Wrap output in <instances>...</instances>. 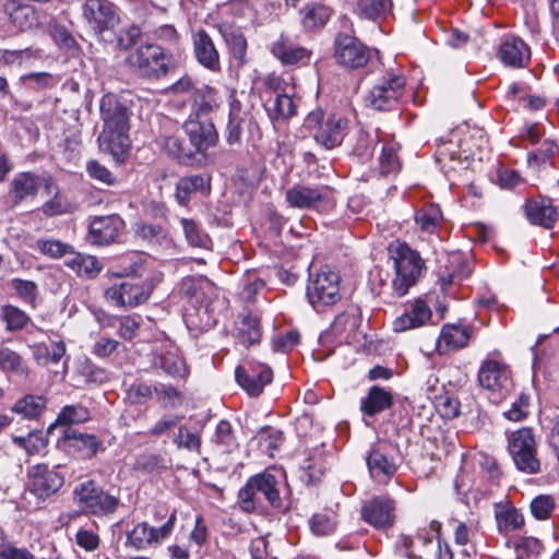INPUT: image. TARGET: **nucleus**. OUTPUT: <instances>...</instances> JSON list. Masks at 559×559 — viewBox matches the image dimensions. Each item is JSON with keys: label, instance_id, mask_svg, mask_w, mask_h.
<instances>
[{"label": "nucleus", "instance_id": "f257e3e1", "mask_svg": "<svg viewBox=\"0 0 559 559\" xmlns=\"http://www.w3.org/2000/svg\"><path fill=\"white\" fill-rule=\"evenodd\" d=\"M143 269L144 261L142 258H136L128 266H124L123 275L129 278L114 283L106 288L104 293L106 301L118 308H133L144 304L160 277L154 275L140 281L136 277L143 274Z\"/></svg>", "mask_w": 559, "mask_h": 559}, {"label": "nucleus", "instance_id": "f03ea898", "mask_svg": "<svg viewBox=\"0 0 559 559\" xmlns=\"http://www.w3.org/2000/svg\"><path fill=\"white\" fill-rule=\"evenodd\" d=\"M388 252L394 267V277L391 285L392 295L403 297L423 276L426 269L425 261L418 251L400 240L392 241L388 247Z\"/></svg>", "mask_w": 559, "mask_h": 559}, {"label": "nucleus", "instance_id": "7ed1b4c3", "mask_svg": "<svg viewBox=\"0 0 559 559\" xmlns=\"http://www.w3.org/2000/svg\"><path fill=\"white\" fill-rule=\"evenodd\" d=\"M280 481L269 471L251 476L238 491V501L242 511L251 513L266 501L275 509H282L283 501L280 495Z\"/></svg>", "mask_w": 559, "mask_h": 559}, {"label": "nucleus", "instance_id": "20e7f679", "mask_svg": "<svg viewBox=\"0 0 559 559\" xmlns=\"http://www.w3.org/2000/svg\"><path fill=\"white\" fill-rule=\"evenodd\" d=\"M126 62L136 74L147 80H159L175 68L173 56L154 44L139 46L127 56Z\"/></svg>", "mask_w": 559, "mask_h": 559}, {"label": "nucleus", "instance_id": "39448f33", "mask_svg": "<svg viewBox=\"0 0 559 559\" xmlns=\"http://www.w3.org/2000/svg\"><path fill=\"white\" fill-rule=\"evenodd\" d=\"M73 497L82 513L96 518H110L121 506L119 496L105 490L93 479L78 484Z\"/></svg>", "mask_w": 559, "mask_h": 559}, {"label": "nucleus", "instance_id": "423d86ee", "mask_svg": "<svg viewBox=\"0 0 559 559\" xmlns=\"http://www.w3.org/2000/svg\"><path fill=\"white\" fill-rule=\"evenodd\" d=\"M507 450L518 471L528 475L540 472L537 440L532 428L522 427L508 433Z\"/></svg>", "mask_w": 559, "mask_h": 559}, {"label": "nucleus", "instance_id": "0eeeda50", "mask_svg": "<svg viewBox=\"0 0 559 559\" xmlns=\"http://www.w3.org/2000/svg\"><path fill=\"white\" fill-rule=\"evenodd\" d=\"M314 141L326 150H332L343 142L346 120L337 115L324 118L321 110L310 112L305 121Z\"/></svg>", "mask_w": 559, "mask_h": 559}, {"label": "nucleus", "instance_id": "6e6552de", "mask_svg": "<svg viewBox=\"0 0 559 559\" xmlns=\"http://www.w3.org/2000/svg\"><path fill=\"white\" fill-rule=\"evenodd\" d=\"M340 280V275L331 270H321L314 277H310L306 296L317 312L323 311L341 299Z\"/></svg>", "mask_w": 559, "mask_h": 559}, {"label": "nucleus", "instance_id": "1a4fd4ad", "mask_svg": "<svg viewBox=\"0 0 559 559\" xmlns=\"http://www.w3.org/2000/svg\"><path fill=\"white\" fill-rule=\"evenodd\" d=\"M176 521L177 515L176 512L173 511L167 521L159 527L152 526L145 521L140 522L127 533L124 546L139 551L159 545L164 539L170 536Z\"/></svg>", "mask_w": 559, "mask_h": 559}, {"label": "nucleus", "instance_id": "9d476101", "mask_svg": "<svg viewBox=\"0 0 559 559\" xmlns=\"http://www.w3.org/2000/svg\"><path fill=\"white\" fill-rule=\"evenodd\" d=\"M361 323L360 310L356 306H348L333 320L324 338L332 336L338 344H359L365 334L359 330Z\"/></svg>", "mask_w": 559, "mask_h": 559}, {"label": "nucleus", "instance_id": "9b49d317", "mask_svg": "<svg viewBox=\"0 0 559 559\" xmlns=\"http://www.w3.org/2000/svg\"><path fill=\"white\" fill-rule=\"evenodd\" d=\"M289 207L298 210H321L329 204V188L314 185L296 183L285 192Z\"/></svg>", "mask_w": 559, "mask_h": 559}, {"label": "nucleus", "instance_id": "f8f14e48", "mask_svg": "<svg viewBox=\"0 0 559 559\" xmlns=\"http://www.w3.org/2000/svg\"><path fill=\"white\" fill-rule=\"evenodd\" d=\"M82 14L90 28L97 35L114 28L119 22L116 7L109 0H85Z\"/></svg>", "mask_w": 559, "mask_h": 559}, {"label": "nucleus", "instance_id": "ddd939ff", "mask_svg": "<svg viewBox=\"0 0 559 559\" xmlns=\"http://www.w3.org/2000/svg\"><path fill=\"white\" fill-rule=\"evenodd\" d=\"M124 226L117 214L95 216L90 222L87 239L94 246H108L116 241Z\"/></svg>", "mask_w": 559, "mask_h": 559}, {"label": "nucleus", "instance_id": "4468645a", "mask_svg": "<svg viewBox=\"0 0 559 559\" xmlns=\"http://www.w3.org/2000/svg\"><path fill=\"white\" fill-rule=\"evenodd\" d=\"M31 491L40 498L56 493L63 485L64 477L47 464H36L27 472Z\"/></svg>", "mask_w": 559, "mask_h": 559}, {"label": "nucleus", "instance_id": "2eb2a0df", "mask_svg": "<svg viewBox=\"0 0 559 559\" xmlns=\"http://www.w3.org/2000/svg\"><path fill=\"white\" fill-rule=\"evenodd\" d=\"M183 130L189 136L190 146L199 153L205 152L214 145L218 139L213 122L209 119H202L199 114L189 117L183 123Z\"/></svg>", "mask_w": 559, "mask_h": 559}, {"label": "nucleus", "instance_id": "dca6fc26", "mask_svg": "<svg viewBox=\"0 0 559 559\" xmlns=\"http://www.w3.org/2000/svg\"><path fill=\"white\" fill-rule=\"evenodd\" d=\"M334 56L338 64L348 69L364 67L369 60L367 48L357 38L348 35L337 36Z\"/></svg>", "mask_w": 559, "mask_h": 559}, {"label": "nucleus", "instance_id": "f3484780", "mask_svg": "<svg viewBox=\"0 0 559 559\" xmlns=\"http://www.w3.org/2000/svg\"><path fill=\"white\" fill-rule=\"evenodd\" d=\"M103 130H129L128 107L111 93L105 94L99 104Z\"/></svg>", "mask_w": 559, "mask_h": 559}, {"label": "nucleus", "instance_id": "a211bd4d", "mask_svg": "<svg viewBox=\"0 0 559 559\" xmlns=\"http://www.w3.org/2000/svg\"><path fill=\"white\" fill-rule=\"evenodd\" d=\"M47 176L49 175H37L31 171L17 173L13 177L9 190V194L13 203L16 205L29 199L33 200L39 188H46Z\"/></svg>", "mask_w": 559, "mask_h": 559}, {"label": "nucleus", "instance_id": "6ab92c4d", "mask_svg": "<svg viewBox=\"0 0 559 559\" xmlns=\"http://www.w3.org/2000/svg\"><path fill=\"white\" fill-rule=\"evenodd\" d=\"M152 354V364L155 368L162 369L175 380L185 379L188 372L186 364L173 349L170 344H155Z\"/></svg>", "mask_w": 559, "mask_h": 559}, {"label": "nucleus", "instance_id": "aec40b11", "mask_svg": "<svg viewBox=\"0 0 559 559\" xmlns=\"http://www.w3.org/2000/svg\"><path fill=\"white\" fill-rule=\"evenodd\" d=\"M525 215L531 224L550 229L558 221V211L551 199L537 195L528 199L524 205Z\"/></svg>", "mask_w": 559, "mask_h": 559}, {"label": "nucleus", "instance_id": "412c9836", "mask_svg": "<svg viewBox=\"0 0 559 559\" xmlns=\"http://www.w3.org/2000/svg\"><path fill=\"white\" fill-rule=\"evenodd\" d=\"M193 52L197 61L212 72L221 71L219 53L211 36L203 29L193 34Z\"/></svg>", "mask_w": 559, "mask_h": 559}, {"label": "nucleus", "instance_id": "4be33fe9", "mask_svg": "<svg viewBox=\"0 0 559 559\" xmlns=\"http://www.w3.org/2000/svg\"><path fill=\"white\" fill-rule=\"evenodd\" d=\"M499 59L511 68H525L531 59L530 47L519 37H506L498 50Z\"/></svg>", "mask_w": 559, "mask_h": 559}, {"label": "nucleus", "instance_id": "5701e85b", "mask_svg": "<svg viewBox=\"0 0 559 559\" xmlns=\"http://www.w3.org/2000/svg\"><path fill=\"white\" fill-rule=\"evenodd\" d=\"M98 144L100 151L109 154L116 163H121L130 147L129 130H102Z\"/></svg>", "mask_w": 559, "mask_h": 559}, {"label": "nucleus", "instance_id": "b1692460", "mask_svg": "<svg viewBox=\"0 0 559 559\" xmlns=\"http://www.w3.org/2000/svg\"><path fill=\"white\" fill-rule=\"evenodd\" d=\"M270 84L274 87V97H270L265 104L267 116L273 123L287 120L295 116L296 106L287 93H280V80L270 79Z\"/></svg>", "mask_w": 559, "mask_h": 559}, {"label": "nucleus", "instance_id": "393cba45", "mask_svg": "<svg viewBox=\"0 0 559 559\" xmlns=\"http://www.w3.org/2000/svg\"><path fill=\"white\" fill-rule=\"evenodd\" d=\"M210 177L203 174L181 177L176 183L175 199L181 206H188L191 198L197 194H209Z\"/></svg>", "mask_w": 559, "mask_h": 559}, {"label": "nucleus", "instance_id": "a878e982", "mask_svg": "<svg viewBox=\"0 0 559 559\" xmlns=\"http://www.w3.org/2000/svg\"><path fill=\"white\" fill-rule=\"evenodd\" d=\"M45 193L49 199L41 205V212L49 217L72 212L73 205L51 176L46 177Z\"/></svg>", "mask_w": 559, "mask_h": 559}, {"label": "nucleus", "instance_id": "bb28decb", "mask_svg": "<svg viewBox=\"0 0 559 559\" xmlns=\"http://www.w3.org/2000/svg\"><path fill=\"white\" fill-rule=\"evenodd\" d=\"M479 384H504L512 381L509 366L495 359L485 360L478 371Z\"/></svg>", "mask_w": 559, "mask_h": 559}, {"label": "nucleus", "instance_id": "cd10ccee", "mask_svg": "<svg viewBox=\"0 0 559 559\" xmlns=\"http://www.w3.org/2000/svg\"><path fill=\"white\" fill-rule=\"evenodd\" d=\"M157 145L163 148L170 157L180 163L189 162L193 156V150L183 139L176 134H160L156 138Z\"/></svg>", "mask_w": 559, "mask_h": 559}, {"label": "nucleus", "instance_id": "c85d7f7f", "mask_svg": "<svg viewBox=\"0 0 559 559\" xmlns=\"http://www.w3.org/2000/svg\"><path fill=\"white\" fill-rule=\"evenodd\" d=\"M64 264L73 270L79 276L93 278L102 271V263L94 255L82 254L73 250L66 258Z\"/></svg>", "mask_w": 559, "mask_h": 559}, {"label": "nucleus", "instance_id": "c756f323", "mask_svg": "<svg viewBox=\"0 0 559 559\" xmlns=\"http://www.w3.org/2000/svg\"><path fill=\"white\" fill-rule=\"evenodd\" d=\"M5 13L9 15L11 23L21 32L31 29L37 23L36 13L29 5L10 1L5 4Z\"/></svg>", "mask_w": 559, "mask_h": 559}, {"label": "nucleus", "instance_id": "7c9ffc66", "mask_svg": "<svg viewBox=\"0 0 559 559\" xmlns=\"http://www.w3.org/2000/svg\"><path fill=\"white\" fill-rule=\"evenodd\" d=\"M468 338L469 334L465 328L450 324L444 325L438 341V349L444 353L462 348L467 345Z\"/></svg>", "mask_w": 559, "mask_h": 559}, {"label": "nucleus", "instance_id": "2f4dec72", "mask_svg": "<svg viewBox=\"0 0 559 559\" xmlns=\"http://www.w3.org/2000/svg\"><path fill=\"white\" fill-rule=\"evenodd\" d=\"M0 369L20 379H25L28 374L24 359L9 347L0 348Z\"/></svg>", "mask_w": 559, "mask_h": 559}, {"label": "nucleus", "instance_id": "473e14b6", "mask_svg": "<svg viewBox=\"0 0 559 559\" xmlns=\"http://www.w3.org/2000/svg\"><path fill=\"white\" fill-rule=\"evenodd\" d=\"M46 407V400L39 395H25L17 400L12 406V412L25 419L38 418Z\"/></svg>", "mask_w": 559, "mask_h": 559}, {"label": "nucleus", "instance_id": "72a5a7b5", "mask_svg": "<svg viewBox=\"0 0 559 559\" xmlns=\"http://www.w3.org/2000/svg\"><path fill=\"white\" fill-rule=\"evenodd\" d=\"M262 336L260 318L248 313L243 317L238 331V342L248 347L260 342Z\"/></svg>", "mask_w": 559, "mask_h": 559}, {"label": "nucleus", "instance_id": "f704fd0d", "mask_svg": "<svg viewBox=\"0 0 559 559\" xmlns=\"http://www.w3.org/2000/svg\"><path fill=\"white\" fill-rule=\"evenodd\" d=\"M241 285V299L246 302H254L255 296L265 288L266 282L262 275V272L257 270H248L242 276Z\"/></svg>", "mask_w": 559, "mask_h": 559}, {"label": "nucleus", "instance_id": "c9c22d12", "mask_svg": "<svg viewBox=\"0 0 559 559\" xmlns=\"http://www.w3.org/2000/svg\"><path fill=\"white\" fill-rule=\"evenodd\" d=\"M415 222L425 233H433L442 222V212L437 204L427 203L415 214Z\"/></svg>", "mask_w": 559, "mask_h": 559}, {"label": "nucleus", "instance_id": "e433bc0d", "mask_svg": "<svg viewBox=\"0 0 559 559\" xmlns=\"http://www.w3.org/2000/svg\"><path fill=\"white\" fill-rule=\"evenodd\" d=\"M273 55L278 58L283 63L296 64L304 59L309 58V52L302 47L295 46L294 44L285 40H278L273 44Z\"/></svg>", "mask_w": 559, "mask_h": 559}, {"label": "nucleus", "instance_id": "4c0bfd02", "mask_svg": "<svg viewBox=\"0 0 559 559\" xmlns=\"http://www.w3.org/2000/svg\"><path fill=\"white\" fill-rule=\"evenodd\" d=\"M235 378L237 384H270L273 380V371L269 366L258 364L253 367L252 374L248 376L247 371L239 366L235 370Z\"/></svg>", "mask_w": 559, "mask_h": 559}, {"label": "nucleus", "instance_id": "58836bf2", "mask_svg": "<svg viewBox=\"0 0 559 559\" xmlns=\"http://www.w3.org/2000/svg\"><path fill=\"white\" fill-rule=\"evenodd\" d=\"M221 33L229 46L234 58L238 60L239 63H242L247 51V40L245 35L238 28L230 25L221 27Z\"/></svg>", "mask_w": 559, "mask_h": 559}, {"label": "nucleus", "instance_id": "ea45409f", "mask_svg": "<svg viewBox=\"0 0 559 559\" xmlns=\"http://www.w3.org/2000/svg\"><path fill=\"white\" fill-rule=\"evenodd\" d=\"M64 438L72 441V445L81 451H86L87 456L95 455L102 447V442L94 435L83 433L75 429H67Z\"/></svg>", "mask_w": 559, "mask_h": 559}, {"label": "nucleus", "instance_id": "a19ab883", "mask_svg": "<svg viewBox=\"0 0 559 559\" xmlns=\"http://www.w3.org/2000/svg\"><path fill=\"white\" fill-rule=\"evenodd\" d=\"M133 230L138 238L152 245H159L167 237V233L164 227L158 224L147 223L144 221L134 223Z\"/></svg>", "mask_w": 559, "mask_h": 559}, {"label": "nucleus", "instance_id": "79ce46f5", "mask_svg": "<svg viewBox=\"0 0 559 559\" xmlns=\"http://www.w3.org/2000/svg\"><path fill=\"white\" fill-rule=\"evenodd\" d=\"M558 145L551 140H545L540 146L527 154V163L532 168L539 169L547 165H552V157L557 151Z\"/></svg>", "mask_w": 559, "mask_h": 559}, {"label": "nucleus", "instance_id": "37998d69", "mask_svg": "<svg viewBox=\"0 0 559 559\" xmlns=\"http://www.w3.org/2000/svg\"><path fill=\"white\" fill-rule=\"evenodd\" d=\"M362 519L381 528L384 525V499L382 497H374L366 501L361 509Z\"/></svg>", "mask_w": 559, "mask_h": 559}, {"label": "nucleus", "instance_id": "c03bdc74", "mask_svg": "<svg viewBox=\"0 0 559 559\" xmlns=\"http://www.w3.org/2000/svg\"><path fill=\"white\" fill-rule=\"evenodd\" d=\"M167 468L168 461L163 455L155 453L142 454L134 463V469L144 474H159Z\"/></svg>", "mask_w": 559, "mask_h": 559}, {"label": "nucleus", "instance_id": "a18cd8bd", "mask_svg": "<svg viewBox=\"0 0 559 559\" xmlns=\"http://www.w3.org/2000/svg\"><path fill=\"white\" fill-rule=\"evenodd\" d=\"M366 462L371 478L381 479L384 476V444L381 441L371 445Z\"/></svg>", "mask_w": 559, "mask_h": 559}, {"label": "nucleus", "instance_id": "49530a36", "mask_svg": "<svg viewBox=\"0 0 559 559\" xmlns=\"http://www.w3.org/2000/svg\"><path fill=\"white\" fill-rule=\"evenodd\" d=\"M180 292L187 297L199 299V293H213L214 284L203 276L186 277L180 284Z\"/></svg>", "mask_w": 559, "mask_h": 559}, {"label": "nucleus", "instance_id": "de8ad7c7", "mask_svg": "<svg viewBox=\"0 0 559 559\" xmlns=\"http://www.w3.org/2000/svg\"><path fill=\"white\" fill-rule=\"evenodd\" d=\"M1 318L5 322L8 331L22 330L29 321L28 316L23 310L12 305H5L1 308Z\"/></svg>", "mask_w": 559, "mask_h": 559}, {"label": "nucleus", "instance_id": "09e8293b", "mask_svg": "<svg viewBox=\"0 0 559 559\" xmlns=\"http://www.w3.org/2000/svg\"><path fill=\"white\" fill-rule=\"evenodd\" d=\"M180 225L182 227L186 240L191 247L204 248L209 242L206 234H204L197 222L190 218H181Z\"/></svg>", "mask_w": 559, "mask_h": 559}, {"label": "nucleus", "instance_id": "8fccbe9b", "mask_svg": "<svg viewBox=\"0 0 559 559\" xmlns=\"http://www.w3.org/2000/svg\"><path fill=\"white\" fill-rule=\"evenodd\" d=\"M497 525L500 532H511L524 524V518L515 508H508L496 513Z\"/></svg>", "mask_w": 559, "mask_h": 559}, {"label": "nucleus", "instance_id": "3c124183", "mask_svg": "<svg viewBox=\"0 0 559 559\" xmlns=\"http://www.w3.org/2000/svg\"><path fill=\"white\" fill-rule=\"evenodd\" d=\"M36 249L52 259L68 257L72 247L57 239H39L36 241Z\"/></svg>", "mask_w": 559, "mask_h": 559}, {"label": "nucleus", "instance_id": "603ef678", "mask_svg": "<svg viewBox=\"0 0 559 559\" xmlns=\"http://www.w3.org/2000/svg\"><path fill=\"white\" fill-rule=\"evenodd\" d=\"M384 408V391L380 386H372L367 397L361 400V411L365 415L373 416Z\"/></svg>", "mask_w": 559, "mask_h": 559}, {"label": "nucleus", "instance_id": "864d4df0", "mask_svg": "<svg viewBox=\"0 0 559 559\" xmlns=\"http://www.w3.org/2000/svg\"><path fill=\"white\" fill-rule=\"evenodd\" d=\"M330 19V10L322 4L308 7L304 16V25L307 28L323 26Z\"/></svg>", "mask_w": 559, "mask_h": 559}, {"label": "nucleus", "instance_id": "5fc2aeb1", "mask_svg": "<svg viewBox=\"0 0 559 559\" xmlns=\"http://www.w3.org/2000/svg\"><path fill=\"white\" fill-rule=\"evenodd\" d=\"M90 418V412L84 406L68 405L58 415L57 421L61 425L81 424Z\"/></svg>", "mask_w": 559, "mask_h": 559}, {"label": "nucleus", "instance_id": "6e6d98bb", "mask_svg": "<svg viewBox=\"0 0 559 559\" xmlns=\"http://www.w3.org/2000/svg\"><path fill=\"white\" fill-rule=\"evenodd\" d=\"M300 334L296 330L278 333L272 338V349L275 353L286 354L299 344Z\"/></svg>", "mask_w": 559, "mask_h": 559}, {"label": "nucleus", "instance_id": "4d7b16f0", "mask_svg": "<svg viewBox=\"0 0 559 559\" xmlns=\"http://www.w3.org/2000/svg\"><path fill=\"white\" fill-rule=\"evenodd\" d=\"M173 442L178 447L189 451H200L201 439L195 433H192L186 426H179Z\"/></svg>", "mask_w": 559, "mask_h": 559}, {"label": "nucleus", "instance_id": "13d9d810", "mask_svg": "<svg viewBox=\"0 0 559 559\" xmlns=\"http://www.w3.org/2000/svg\"><path fill=\"white\" fill-rule=\"evenodd\" d=\"M532 400V394L522 392L519 399L512 403L509 411L504 413V416L512 421H521L528 415V407Z\"/></svg>", "mask_w": 559, "mask_h": 559}, {"label": "nucleus", "instance_id": "bf43d9fd", "mask_svg": "<svg viewBox=\"0 0 559 559\" xmlns=\"http://www.w3.org/2000/svg\"><path fill=\"white\" fill-rule=\"evenodd\" d=\"M181 417L178 415H166L158 419L148 430L147 435L151 437L159 438L179 427Z\"/></svg>", "mask_w": 559, "mask_h": 559}, {"label": "nucleus", "instance_id": "052dcab7", "mask_svg": "<svg viewBox=\"0 0 559 559\" xmlns=\"http://www.w3.org/2000/svg\"><path fill=\"white\" fill-rule=\"evenodd\" d=\"M356 10L360 16L376 21L384 12V0H358Z\"/></svg>", "mask_w": 559, "mask_h": 559}, {"label": "nucleus", "instance_id": "680f3d73", "mask_svg": "<svg viewBox=\"0 0 559 559\" xmlns=\"http://www.w3.org/2000/svg\"><path fill=\"white\" fill-rule=\"evenodd\" d=\"M10 285L25 302L35 301L38 292V287L35 282L22 278H12L10 281Z\"/></svg>", "mask_w": 559, "mask_h": 559}, {"label": "nucleus", "instance_id": "e2e57ef3", "mask_svg": "<svg viewBox=\"0 0 559 559\" xmlns=\"http://www.w3.org/2000/svg\"><path fill=\"white\" fill-rule=\"evenodd\" d=\"M555 508V501L552 497L547 495H540L533 499L531 502V511L534 518L537 520H546L550 516Z\"/></svg>", "mask_w": 559, "mask_h": 559}, {"label": "nucleus", "instance_id": "0e129e2a", "mask_svg": "<svg viewBox=\"0 0 559 559\" xmlns=\"http://www.w3.org/2000/svg\"><path fill=\"white\" fill-rule=\"evenodd\" d=\"M412 538L406 535H400L393 546V555L402 559H429L427 554L415 555L412 549Z\"/></svg>", "mask_w": 559, "mask_h": 559}, {"label": "nucleus", "instance_id": "69168bd1", "mask_svg": "<svg viewBox=\"0 0 559 559\" xmlns=\"http://www.w3.org/2000/svg\"><path fill=\"white\" fill-rule=\"evenodd\" d=\"M408 313H411V318L417 328H420L429 322L432 316L430 307L421 298H417L413 301L411 311Z\"/></svg>", "mask_w": 559, "mask_h": 559}, {"label": "nucleus", "instance_id": "338daca9", "mask_svg": "<svg viewBox=\"0 0 559 559\" xmlns=\"http://www.w3.org/2000/svg\"><path fill=\"white\" fill-rule=\"evenodd\" d=\"M436 407L442 417L449 419L456 417L460 413V402L448 394L436 397Z\"/></svg>", "mask_w": 559, "mask_h": 559}, {"label": "nucleus", "instance_id": "774afa93", "mask_svg": "<svg viewBox=\"0 0 559 559\" xmlns=\"http://www.w3.org/2000/svg\"><path fill=\"white\" fill-rule=\"evenodd\" d=\"M281 431L272 428H265L261 430L258 435L260 448L269 452V454L272 456V452L277 450L281 444Z\"/></svg>", "mask_w": 559, "mask_h": 559}]
</instances>
